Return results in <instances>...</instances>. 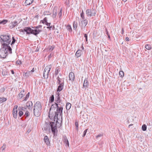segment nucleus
I'll return each instance as SVG.
<instances>
[{"label":"nucleus","mask_w":152,"mask_h":152,"mask_svg":"<svg viewBox=\"0 0 152 152\" xmlns=\"http://www.w3.org/2000/svg\"><path fill=\"white\" fill-rule=\"evenodd\" d=\"M5 90V89L3 87L1 88L0 90V91L1 92L3 93L4 92Z\"/></svg>","instance_id":"4d7b16f0"},{"label":"nucleus","mask_w":152,"mask_h":152,"mask_svg":"<svg viewBox=\"0 0 152 152\" xmlns=\"http://www.w3.org/2000/svg\"><path fill=\"white\" fill-rule=\"evenodd\" d=\"M142 129L143 131H145L147 129V126L145 124L142 125Z\"/></svg>","instance_id":"c9c22d12"},{"label":"nucleus","mask_w":152,"mask_h":152,"mask_svg":"<svg viewBox=\"0 0 152 152\" xmlns=\"http://www.w3.org/2000/svg\"><path fill=\"white\" fill-rule=\"evenodd\" d=\"M18 24V22L16 21L12 22L9 24V26L10 29H12L16 26Z\"/></svg>","instance_id":"f8f14e48"},{"label":"nucleus","mask_w":152,"mask_h":152,"mask_svg":"<svg viewBox=\"0 0 152 152\" xmlns=\"http://www.w3.org/2000/svg\"><path fill=\"white\" fill-rule=\"evenodd\" d=\"M81 51L80 50H78L77 51L75 55L77 58H78L81 56Z\"/></svg>","instance_id":"5701e85b"},{"label":"nucleus","mask_w":152,"mask_h":152,"mask_svg":"<svg viewBox=\"0 0 152 152\" xmlns=\"http://www.w3.org/2000/svg\"><path fill=\"white\" fill-rule=\"evenodd\" d=\"M58 104V107H63L64 105V104L62 101V100L61 101L58 102V103H57Z\"/></svg>","instance_id":"cd10ccee"},{"label":"nucleus","mask_w":152,"mask_h":152,"mask_svg":"<svg viewBox=\"0 0 152 152\" xmlns=\"http://www.w3.org/2000/svg\"><path fill=\"white\" fill-rule=\"evenodd\" d=\"M88 23V20L86 18L82 19V20L80 21V23H79V25L81 27L82 30H83V29L85 28Z\"/></svg>","instance_id":"0eeeda50"},{"label":"nucleus","mask_w":152,"mask_h":152,"mask_svg":"<svg viewBox=\"0 0 152 152\" xmlns=\"http://www.w3.org/2000/svg\"><path fill=\"white\" fill-rule=\"evenodd\" d=\"M52 56L53 55L51 53L48 56L49 59L50 58H51Z\"/></svg>","instance_id":"69168bd1"},{"label":"nucleus","mask_w":152,"mask_h":152,"mask_svg":"<svg viewBox=\"0 0 152 152\" xmlns=\"http://www.w3.org/2000/svg\"><path fill=\"white\" fill-rule=\"evenodd\" d=\"M44 141L47 144V145L49 146L50 145V143L49 139L48 136L47 135H46L44 137Z\"/></svg>","instance_id":"4468645a"},{"label":"nucleus","mask_w":152,"mask_h":152,"mask_svg":"<svg viewBox=\"0 0 152 152\" xmlns=\"http://www.w3.org/2000/svg\"><path fill=\"white\" fill-rule=\"evenodd\" d=\"M75 125L76 127V130L78 131V124L77 122H75Z\"/></svg>","instance_id":"37998d69"},{"label":"nucleus","mask_w":152,"mask_h":152,"mask_svg":"<svg viewBox=\"0 0 152 152\" xmlns=\"http://www.w3.org/2000/svg\"><path fill=\"white\" fill-rule=\"evenodd\" d=\"M46 76V72H45V71H44V72H43V76L45 78H46V77H45Z\"/></svg>","instance_id":"13d9d810"},{"label":"nucleus","mask_w":152,"mask_h":152,"mask_svg":"<svg viewBox=\"0 0 152 152\" xmlns=\"http://www.w3.org/2000/svg\"><path fill=\"white\" fill-rule=\"evenodd\" d=\"M4 46L0 50V58H5L8 56V54L7 53L5 47L7 45L4 44Z\"/></svg>","instance_id":"39448f33"},{"label":"nucleus","mask_w":152,"mask_h":152,"mask_svg":"<svg viewBox=\"0 0 152 152\" xmlns=\"http://www.w3.org/2000/svg\"><path fill=\"white\" fill-rule=\"evenodd\" d=\"M8 21L7 20L5 19H4L2 20H0V24H5Z\"/></svg>","instance_id":"c85d7f7f"},{"label":"nucleus","mask_w":152,"mask_h":152,"mask_svg":"<svg viewBox=\"0 0 152 152\" xmlns=\"http://www.w3.org/2000/svg\"><path fill=\"white\" fill-rule=\"evenodd\" d=\"M119 75L121 77H123L124 75V73L123 71H121L119 72Z\"/></svg>","instance_id":"58836bf2"},{"label":"nucleus","mask_w":152,"mask_h":152,"mask_svg":"<svg viewBox=\"0 0 152 152\" xmlns=\"http://www.w3.org/2000/svg\"><path fill=\"white\" fill-rule=\"evenodd\" d=\"M29 95H30V92H28V94L26 95L25 97L23 100V101H26L27 99H28L29 96Z\"/></svg>","instance_id":"72a5a7b5"},{"label":"nucleus","mask_w":152,"mask_h":152,"mask_svg":"<svg viewBox=\"0 0 152 152\" xmlns=\"http://www.w3.org/2000/svg\"><path fill=\"white\" fill-rule=\"evenodd\" d=\"M88 129H86V130H85V131H84L83 133V135H82V137H84L85 136V135H86V132H87V130H88Z\"/></svg>","instance_id":"de8ad7c7"},{"label":"nucleus","mask_w":152,"mask_h":152,"mask_svg":"<svg viewBox=\"0 0 152 152\" xmlns=\"http://www.w3.org/2000/svg\"><path fill=\"white\" fill-rule=\"evenodd\" d=\"M47 28H49L50 30H51V28H52V26H50L49 27H47Z\"/></svg>","instance_id":"338daca9"},{"label":"nucleus","mask_w":152,"mask_h":152,"mask_svg":"<svg viewBox=\"0 0 152 152\" xmlns=\"http://www.w3.org/2000/svg\"><path fill=\"white\" fill-rule=\"evenodd\" d=\"M102 134H100L96 136V137H97V138H98L99 137H100L102 136Z\"/></svg>","instance_id":"e2e57ef3"},{"label":"nucleus","mask_w":152,"mask_h":152,"mask_svg":"<svg viewBox=\"0 0 152 152\" xmlns=\"http://www.w3.org/2000/svg\"><path fill=\"white\" fill-rule=\"evenodd\" d=\"M5 48H6V50L8 54V52H9V53L11 54L12 53V49L9 46V45H7V46L5 47Z\"/></svg>","instance_id":"a211bd4d"},{"label":"nucleus","mask_w":152,"mask_h":152,"mask_svg":"<svg viewBox=\"0 0 152 152\" xmlns=\"http://www.w3.org/2000/svg\"><path fill=\"white\" fill-rule=\"evenodd\" d=\"M59 71L58 69H56V71H55V73L56 75H57L58 74Z\"/></svg>","instance_id":"5fc2aeb1"},{"label":"nucleus","mask_w":152,"mask_h":152,"mask_svg":"<svg viewBox=\"0 0 152 152\" xmlns=\"http://www.w3.org/2000/svg\"><path fill=\"white\" fill-rule=\"evenodd\" d=\"M7 100V99L5 97H0V102L2 103L4 102Z\"/></svg>","instance_id":"2f4dec72"},{"label":"nucleus","mask_w":152,"mask_h":152,"mask_svg":"<svg viewBox=\"0 0 152 152\" xmlns=\"http://www.w3.org/2000/svg\"><path fill=\"white\" fill-rule=\"evenodd\" d=\"M23 114V112L22 111H19L18 113V115L19 117H21L22 116Z\"/></svg>","instance_id":"09e8293b"},{"label":"nucleus","mask_w":152,"mask_h":152,"mask_svg":"<svg viewBox=\"0 0 152 152\" xmlns=\"http://www.w3.org/2000/svg\"><path fill=\"white\" fill-rule=\"evenodd\" d=\"M47 22V18H45L43 20H41V22H42V23L44 24L45 23Z\"/></svg>","instance_id":"e433bc0d"},{"label":"nucleus","mask_w":152,"mask_h":152,"mask_svg":"<svg viewBox=\"0 0 152 152\" xmlns=\"http://www.w3.org/2000/svg\"><path fill=\"white\" fill-rule=\"evenodd\" d=\"M24 75L25 76L28 77L30 75V72H27L26 73L25 72Z\"/></svg>","instance_id":"c03bdc74"},{"label":"nucleus","mask_w":152,"mask_h":152,"mask_svg":"<svg viewBox=\"0 0 152 152\" xmlns=\"http://www.w3.org/2000/svg\"><path fill=\"white\" fill-rule=\"evenodd\" d=\"M24 32L27 34H33L37 36L38 34L42 31V30L37 29H33L30 27H25L24 28Z\"/></svg>","instance_id":"7ed1b4c3"},{"label":"nucleus","mask_w":152,"mask_h":152,"mask_svg":"<svg viewBox=\"0 0 152 152\" xmlns=\"http://www.w3.org/2000/svg\"><path fill=\"white\" fill-rule=\"evenodd\" d=\"M42 26L41 25H38V26H34V27H32V28H34V29H38V28H41L42 27Z\"/></svg>","instance_id":"a18cd8bd"},{"label":"nucleus","mask_w":152,"mask_h":152,"mask_svg":"<svg viewBox=\"0 0 152 152\" xmlns=\"http://www.w3.org/2000/svg\"><path fill=\"white\" fill-rule=\"evenodd\" d=\"M56 79L57 80V83H58V84H59L61 83V79L58 76L57 78Z\"/></svg>","instance_id":"473e14b6"},{"label":"nucleus","mask_w":152,"mask_h":152,"mask_svg":"<svg viewBox=\"0 0 152 152\" xmlns=\"http://www.w3.org/2000/svg\"><path fill=\"white\" fill-rule=\"evenodd\" d=\"M67 29L69 31H71L72 29L71 26L69 25H68L67 26Z\"/></svg>","instance_id":"8fccbe9b"},{"label":"nucleus","mask_w":152,"mask_h":152,"mask_svg":"<svg viewBox=\"0 0 152 152\" xmlns=\"http://www.w3.org/2000/svg\"><path fill=\"white\" fill-rule=\"evenodd\" d=\"M42 106L41 103L39 101H37L34 106V114L37 117H38L41 115Z\"/></svg>","instance_id":"f03ea898"},{"label":"nucleus","mask_w":152,"mask_h":152,"mask_svg":"<svg viewBox=\"0 0 152 152\" xmlns=\"http://www.w3.org/2000/svg\"><path fill=\"white\" fill-rule=\"evenodd\" d=\"M34 0H26L24 3L25 5L26 6L30 5L32 3Z\"/></svg>","instance_id":"dca6fc26"},{"label":"nucleus","mask_w":152,"mask_h":152,"mask_svg":"<svg viewBox=\"0 0 152 152\" xmlns=\"http://www.w3.org/2000/svg\"><path fill=\"white\" fill-rule=\"evenodd\" d=\"M88 84V80L86 79L84 82L83 84V87L84 88H86L87 87V86Z\"/></svg>","instance_id":"412c9836"},{"label":"nucleus","mask_w":152,"mask_h":152,"mask_svg":"<svg viewBox=\"0 0 152 152\" xmlns=\"http://www.w3.org/2000/svg\"><path fill=\"white\" fill-rule=\"evenodd\" d=\"M16 63L17 64H18V65H20L22 63L20 61L18 60H17V61H16Z\"/></svg>","instance_id":"603ef678"},{"label":"nucleus","mask_w":152,"mask_h":152,"mask_svg":"<svg viewBox=\"0 0 152 152\" xmlns=\"http://www.w3.org/2000/svg\"><path fill=\"white\" fill-rule=\"evenodd\" d=\"M84 37L85 38L86 41L87 42L88 41V36L86 34H84Z\"/></svg>","instance_id":"864d4df0"},{"label":"nucleus","mask_w":152,"mask_h":152,"mask_svg":"<svg viewBox=\"0 0 152 152\" xmlns=\"http://www.w3.org/2000/svg\"><path fill=\"white\" fill-rule=\"evenodd\" d=\"M25 93L24 90L21 91L18 94V98L19 99H21L25 95Z\"/></svg>","instance_id":"2eb2a0df"},{"label":"nucleus","mask_w":152,"mask_h":152,"mask_svg":"<svg viewBox=\"0 0 152 152\" xmlns=\"http://www.w3.org/2000/svg\"><path fill=\"white\" fill-rule=\"evenodd\" d=\"M148 9L149 10H151V9H152V6H151V5H150L149 4V6L148 7Z\"/></svg>","instance_id":"6e6d98bb"},{"label":"nucleus","mask_w":152,"mask_h":152,"mask_svg":"<svg viewBox=\"0 0 152 152\" xmlns=\"http://www.w3.org/2000/svg\"><path fill=\"white\" fill-rule=\"evenodd\" d=\"M18 110L19 111H24V109L23 107H19L18 108Z\"/></svg>","instance_id":"3c124183"},{"label":"nucleus","mask_w":152,"mask_h":152,"mask_svg":"<svg viewBox=\"0 0 152 152\" xmlns=\"http://www.w3.org/2000/svg\"><path fill=\"white\" fill-rule=\"evenodd\" d=\"M51 14V13L49 11H45L43 13V14L44 15H50Z\"/></svg>","instance_id":"f704fd0d"},{"label":"nucleus","mask_w":152,"mask_h":152,"mask_svg":"<svg viewBox=\"0 0 152 152\" xmlns=\"http://www.w3.org/2000/svg\"><path fill=\"white\" fill-rule=\"evenodd\" d=\"M54 97L53 95H51L49 99V102L50 103H52L54 102Z\"/></svg>","instance_id":"393cba45"},{"label":"nucleus","mask_w":152,"mask_h":152,"mask_svg":"<svg viewBox=\"0 0 152 152\" xmlns=\"http://www.w3.org/2000/svg\"><path fill=\"white\" fill-rule=\"evenodd\" d=\"M63 141L64 142V143L66 144L65 145L66 146H69V142L67 140V137L66 136H64V137L63 138Z\"/></svg>","instance_id":"f3484780"},{"label":"nucleus","mask_w":152,"mask_h":152,"mask_svg":"<svg viewBox=\"0 0 152 152\" xmlns=\"http://www.w3.org/2000/svg\"><path fill=\"white\" fill-rule=\"evenodd\" d=\"M52 67L51 64L47 66L45 68L44 71L46 72V78H47L48 76L49 73Z\"/></svg>","instance_id":"1a4fd4ad"},{"label":"nucleus","mask_w":152,"mask_h":152,"mask_svg":"<svg viewBox=\"0 0 152 152\" xmlns=\"http://www.w3.org/2000/svg\"><path fill=\"white\" fill-rule=\"evenodd\" d=\"M27 107L30 110L32 111L33 109V103L31 101H28L26 104Z\"/></svg>","instance_id":"9d476101"},{"label":"nucleus","mask_w":152,"mask_h":152,"mask_svg":"<svg viewBox=\"0 0 152 152\" xmlns=\"http://www.w3.org/2000/svg\"><path fill=\"white\" fill-rule=\"evenodd\" d=\"M80 17L82 18V19H84L85 18V16L83 10H82V12L80 14Z\"/></svg>","instance_id":"4c0bfd02"},{"label":"nucleus","mask_w":152,"mask_h":152,"mask_svg":"<svg viewBox=\"0 0 152 152\" xmlns=\"http://www.w3.org/2000/svg\"><path fill=\"white\" fill-rule=\"evenodd\" d=\"M54 46H51V47L49 48V50L52 51L54 49Z\"/></svg>","instance_id":"bf43d9fd"},{"label":"nucleus","mask_w":152,"mask_h":152,"mask_svg":"<svg viewBox=\"0 0 152 152\" xmlns=\"http://www.w3.org/2000/svg\"><path fill=\"white\" fill-rule=\"evenodd\" d=\"M13 115L15 118H17V110H13Z\"/></svg>","instance_id":"bb28decb"},{"label":"nucleus","mask_w":152,"mask_h":152,"mask_svg":"<svg viewBox=\"0 0 152 152\" xmlns=\"http://www.w3.org/2000/svg\"><path fill=\"white\" fill-rule=\"evenodd\" d=\"M58 107V104L56 102H54V104H52L50 109V111L51 110V108H56Z\"/></svg>","instance_id":"4be33fe9"},{"label":"nucleus","mask_w":152,"mask_h":152,"mask_svg":"<svg viewBox=\"0 0 152 152\" xmlns=\"http://www.w3.org/2000/svg\"><path fill=\"white\" fill-rule=\"evenodd\" d=\"M58 84L59 85L58 86L57 89V91L59 92L61 91L63 88L64 85V81H63V82H62L61 84Z\"/></svg>","instance_id":"9b49d317"},{"label":"nucleus","mask_w":152,"mask_h":152,"mask_svg":"<svg viewBox=\"0 0 152 152\" xmlns=\"http://www.w3.org/2000/svg\"><path fill=\"white\" fill-rule=\"evenodd\" d=\"M50 23H48L47 22L46 23H45V24L47 26H48V27H49L50 26Z\"/></svg>","instance_id":"052dcab7"},{"label":"nucleus","mask_w":152,"mask_h":152,"mask_svg":"<svg viewBox=\"0 0 152 152\" xmlns=\"http://www.w3.org/2000/svg\"><path fill=\"white\" fill-rule=\"evenodd\" d=\"M145 48L149 50L151 48V46L150 45L147 44L145 45Z\"/></svg>","instance_id":"7c9ffc66"},{"label":"nucleus","mask_w":152,"mask_h":152,"mask_svg":"<svg viewBox=\"0 0 152 152\" xmlns=\"http://www.w3.org/2000/svg\"><path fill=\"white\" fill-rule=\"evenodd\" d=\"M0 38L1 41V42L2 46H4V44H5L7 46V45L10 43L11 39L10 38V35H3L0 36Z\"/></svg>","instance_id":"20e7f679"},{"label":"nucleus","mask_w":152,"mask_h":152,"mask_svg":"<svg viewBox=\"0 0 152 152\" xmlns=\"http://www.w3.org/2000/svg\"><path fill=\"white\" fill-rule=\"evenodd\" d=\"M96 10L94 8L88 9L86 11V14L88 17L95 16L96 13Z\"/></svg>","instance_id":"423d86ee"},{"label":"nucleus","mask_w":152,"mask_h":152,"mask_svg":"<svg viewBox=\"0 0 152 152\" xmlns=\"http://www.w3.org/2000/svg\"><path fill=\"white\" fill-rule=\"evenodd\" d=\"M71 104L69 102L66 103V108L67 110H69L71 107Z\"/></svg>","instance_id":"a878e982"},{"label":"nucleus","mask_w":152,"mask_h":152,"mask_svg":"<svg viewBox=\"0 0 152 152\" xmlns=\"http://www.w3.org/2000/svg\"><path fill=\"white\" fill-rule=\"evenodd\" d=\"M19 31L20 32H24V29H20V30H19Z\"/></svg>","instance_id":"0e129e2a"},{"label":"nucleus","mask_w":152,"mask_h":152,"mask_svg":"<svg viewBox=\"0 0 152 152\" xmlns=\"http://www.w3.org/2000/svg\"><path fill=\"white\" fill-rule=\"evenodd\" d=\"M63 110V107L58 106L56 108V111H55L57 114H58H58H59V115L61 117V119L62 115Z\"/></svg>","instance_id":"6e6552de"},{"label":"nucleus","mask_w":152,"mask_h":152,"mask_svg":"<svg viewBox=\"0 0 152 152\" xmlns=\"http://www.w3.org/2000/svg\"><path fill=\"white\" fill-rule=\"evenodd\" d=\"M12 41L11 44V45H12H12L16 41L15 39L14 38V37H12Z\"/></svg>","instance_id":"49530a36"},{"label":"nucleus","mask_w":152,"mask_h":152,"mask_svg":"<svg viewBox=\"0 0 152 152\" xmlns=\"http://www.w3.org/2000/svg\"><path fill=\"white\" fill-rule=\"evenodd\" d=\"M57 96L55 98V101L57 103H58L61 100V99H60V94L58 93L57 94Z\"/></svg>","instance_id":"6ab92c4d"},{"label":"nucleus","mask_w":152,"mask_h":152,"mask_svg":"<svg viewBox=\"0 0 152 152\" xmlns=\"http://www.w3.org/2000/svg\"><path fill=\"white\" fill-rule=\"evenodd\" d=\"M30 113L28 111H26L22 118H24L25 119H26L27 117H28Z\"/></svg>","instance_id":"b1692460"},{"label":"nucleus","mask_w":152,"mask_h":152,"mask_svg":"<svg viewBox=\"0 0 152 152\" xmlns=\"http://www.w3.org/2000/svg\"><path fill=\"white\" fill-rule=\"evenodd\" d=\"M6 145L5 144H4L3 145L1 146L0 148V149L2 150V151H3L6 148Z\"/></svg>","instance_id":"79ce46f5"},{"label":"nucleus","mask_w":152,"mask_h":152,"mask_svg":"<svg viewBox=\"0 0 152 152\" xmlns=\"http://www.w3.org/2000/svg\"><path fill=\"white\" fill-rule=\"evenodd\" d=\"M69 80L72 81H73L75 79V75L74 73L72 72H71L69 73Z\"/></svg>","instance_id":"ddd939ff"},{"label":"nucleus","mask_w":152,"mask_h":152,"mask_svg":"<svg viewBox=\"0 0 152 152\" xmlns=\"http://www.w3.org/2000/svg\"><path fill=\"white\" fill-rule=\"evenodd\" d=\"M17 107H18V106L17 105H15L14 108L13 110H17Z\"/></svg>","instance_id":"680f3d73"},{"label":"nucleus","mask_w":152,"mask_h":152,"mask_svg":"<svg viewBox=\"0 0 152 152\" xmlns=\"http://www.w3.org/2000/svg\"><path fill=\"white\" fill-rule=\"evenodd\" d=\"M105 30L106 32V33L107 36H108V37L109 39H110V34L109 33H108V32L107 30V28H105Z\"/></svg>","instance_id":"a19ab883"},{"label":"nucleus","mask_w":152,"mask_h":152,"mask_svg":"<svg viewBox=\"0 0 152 152\" xmlns=\"http://www.w3.org/2000/svg\"><path fill=\"white\" fill-rule=\"evenodd\" d=\"M57 8H54L53 10V14L52 17L53 18H55L57 15Z\"/></svg>","instance_id":"aec40b11"},{"label":"nucleus","mask_w":152,"mask_h":152,"mask_svg":"<svg viewBox=\"0 0 152 152\" xmlns=\"http://www.w3.org/2000/svg\"><path fill=\"white\" fill-rule=\"evenodd\" d=\"M62 9L61 8L59 12L58 13V15L59 16V18H60L61 17L62 15Z\"/></svg>","instance_id":"ea45409f"},{"label":"nucleus","mask_w":152,"mask_h":152,"mask_svg":"<svg viewBox=\"0 0 152 152\" xmlns=\"http://www.w3.org/2000/svg\"><path fill=\"white\" fill-rule=\"evenodd\" d=\"M73 28L75 29V30L77 29V22L74 21L73 22Z\"/></svg>","instance_id":"c756f323"},{"label":"nucleus","mask_w":152,"mask_h":152,"mask_svg":"<svg viewBox=\"0 0 152 152\" xmlns=\"http://www.w3.org/2000/svg\"><path fill=\"white\" fill-rule=\"evenodd\" d=\"M126 41H129V38L128 37H126Z\"/></svg>","instance_id":"774afa93"},{"label":"nucleus","mask_w":152,"mask_h":152,"mask_svg":"<svg viewBox=\"0 0 152 152\" xmlns=\"http://www.w3.org/2000/svg\"><path fill=\"white\" fill-rule=\"evenodd\" d=\"M49 111V117L52 121H55V119H56V117L57 118V121L56 122V124H55L54 122L50 121V125L51 128V131L53 133L54 135H55L56 131L57 132V126H58V127H60L61 125L62 124V120H59L58 118V114H57L55 112L53 113H50Z\"/></svg>","instance_id":"f257e3e1"}]
</instances>
